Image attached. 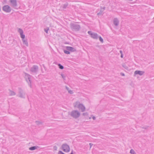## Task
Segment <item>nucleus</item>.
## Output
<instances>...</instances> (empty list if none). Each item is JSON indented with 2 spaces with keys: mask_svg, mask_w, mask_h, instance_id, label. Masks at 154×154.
Returning <instances> with one entry per match:
<instances>
[{
  "mask_svg": "<svg viewBox=\"0 0 154 154\" xmlns=\"http://www.w3.org/2000/svg\"><path fill=\"white\" fill-rule=\"evenodd\" d=\"M75 107H77L79 109L81 110L82 112H84L85 110V108L84 106L82 103H80L79 102H76L74 104Z\"/></svg>",
  "mask_w": 154,
  "mask_h": 154,
  "instance_id": "nucleus-1",
  "label": "nucleus"
},
{
  "mask_svg": "<svg viewBox=\"0 0 154 154\" xmlns=\"http://www.w3.org/2000/svg\"><path fill=\"white\" fill-rule=\"evenodd\" d=\"M70 27L72 30L75 31H79L81 29L80 25L76 23H70Z\"/></svg>",
  "mask_w": 154,
  "mask_h": 154,
  "instance_id": "nucleus-2",
  "label": "nucleus"
},
{
  "mask_svg": "<svg viewBox=\"0 0 154 154\" xmlns=\"http://www.w3.org/2000/svg\"><path fill=\"white\" fill-rule=\"evenodd\" d=\"M70 115L72 117L76 119L79 117L80 113L77 110H74L71 112Z\"/></svg>",
  "mask_w": 154,
  "mask_h": 154,
  "instance_id": "nucleus-3",
  "label": "nucleus"
},
{
  "mask_svg": "<svg viewBox=\"0 0 154 154\" xmlns=\"http://www.w3.org/2000/svg\"><path fill=\"white\" fill-rule=\"evenodd\" d=\"M66 49L67 50H64V52L66 54H69L70 53L69 51L71 52H73L76 51V50L75 48L72 47L66 46Z\"/></svg>",
  "mask_w": 154,
  "mask_h": 154,
  "instance_id": "nucleus-4",
  "label": "nucleus"
},
{
  "mask_svg": "<svg viewBox=\"0 0 154 154\" xmlns=\"http://www.w3.org/2000/svg\"><path fill=\"white\" fill-rule=\"evenodd\" d=\"M61 148L65 152H68L70 151V147L66 143L63 144L61 146Z\"/></svg>",
  "mask_w": 154,
  "mask_h": 154,
  "instance_id": "nucleus-5",
  "label": "nucleus"
},
{
  "mask_svg": "<svg viewBox=\"0 0 154 154\" xmlns=\"http://www.w3.org/2000/svg\"><path fill=\"white\" fill-rule=\"evenodd\" d=\"M31 75L29 74L25 73V79L26 81L27 82L29 86L31 87V82L30 80Z\"/></svg>",
  "mask_w": 154,
  "mask_h": 154,
  "instance_id": "nucleus-6",
  "label": "nucleus"
},
{
  "mask_svg": "<svg viewBox=\"0 0 154 154\" xmlns=\"http://www.w3.org/2000/svg\"><path fill=\"white\" fill-rule=\"evenodd\" d=\"M18 93L19 94L17 95V96L19 97L25 98V94L23 92V90L20 88H18Z\"/></svg>",
  "mask_w": 154,
  "mask_h": 154,
  "instance_id": "nucleus-7",
  "label": "nucleus"
},
{
  "mask_svg": "<svg viewBox=\"0 0 154 154\" xmlns=\"http://www.w3.org/2000/svg\"><path fill=\"white\" fill-rule=\"evenodd\" d=\"M38 69V66L36 65H34L30 69V71L35 73H37Z\"/></svg>",
  "mask_w": 154,
  "mask_h": 154,
  "instance_id": "nucleus-8",
  "label": "nucleus"
},
{
  "mask_svg": "<svg viewBox=\"0 0 154 154\" xmlns=\"http://www.w3.org/2000/svg\"><path fill=\"white\" fill-rule=\"evenodd\" d=\"M2 10L7 13L10 12L11 11L10 7L8 5H5L2 8Z\"/></svg>",
  "mask_w": 154,
  "mask_h": 154,
  "instance_id": "nucleus-9",
  "label": "nucleus"
},
{
  "mask_svg": "<svg viewBox=\"0 0 154 154\" xmlns=\"http://www.w3.org/2000/svg\"><path fill=\"white\" fill-rule=\"evenodd\" d=\"M12 5V6L14 9H17V3L16 0H10Z\"/></svg>",
  "mask_w": 154,
  "mask_h": 154,
  "instance_id": "nucleus-10",
  "label": "nucleus"
},
{
  "mask_svg": "<svg viewBox=\"0 0 154 154\" xmlns=\"http://www.w3.org/2000/svg\"><path fill=\"white\" fill-rule=\"evenodd\" d=\"M144 72L141 71L136 70L134 72V75H143L144 73Z\"/></svg>",
  "mask_w": 154,
  "mask_h": 154,
  "instance_id": "nucleus-11",
  "label": "nucleus"
},
{
  "mask_svg": "<svg viewBox=\"0 0 154 154\" xmlns=\"http://www.w3.org/2000/svg\"><path fill=\"white\" fill-rule=\"evenodd\" d=\"M105 7H103V8H102L101 7L100 11V12L97 13V15L98 16L102 15L103 14V11L105 10Z\"/></svg>",
  "mask_w": 154,
  "mask_h": 154,
  "instance_id": "nucleus-12",
  "label": "nucleus"
},
{
  "mask_svg": "<svg viewBox=\"0 0 154 154\" xmlns=\"http://www.w3.org/2000/svg\"><path fill=\"white\" fill-rule=\"evenodd\" d=\"M113 24L116 26H117L119 24V20L117 18H115L113 20Z\"/></svg>",
  "mask_w": 154,
  "mask_h": 154,
  "instance_id": "nucleus-13",
  "label": "nucleus"
},
{
  "mask_svg": "<svg viewBox=\"0 0 154 154\" xmlns=\"http://www.w3.org/2000/svg\"><path fill=\"white\" fill-rule=\"evenodd\" d=\"M91 37L95 39H97L98 38V35L97 33H93L91 34Z\"/></svg>",
  "mask_w": 154,
  "mask_h": 154,
  "instance_id": "nucleus-14",
  "label": "nucleus"
},
{
  "mask_svg": "<svg viewBox=\"0 0 154 154\" xmlns=\"http://www.w3.org/2000/svg\"><path fill=\"white\" fill-rule=\"evenodd\" d=\"M9 95L10 96H13L16 95V93L14 91L9 89Z\"/></svg>",
  "mask_w": 154,
  "mask_h": 154,
  "instance_id": "nucleus-15",
  "label": "nucleus"
},
{
  "mask_svg": "<svg viewBox=\"0 0 154 154\" xmlns=\"http://www.w3.org/2000/svg\"><path fill=\"white\" fill-rule=\"evenodd\" d=\"M38 147V146H33L29 147V149L30 150H34L37 149Z\"/></svg>",
  "mask_w": 154,
  "mask_h": 154,
  "instance_id": "nucleus-16",
  "label": "nucleus"
},
{
  "mask_svg": "<svg viewBox=\"0 0 154 154\" xmlns=\"http://www.w3.org/2000/svg\"><path fill=\"white\" fill-rule=\"evenodd\" d=\"M23 42V44L25 45L26 46H28V42L26 40L23 39L22 40Z\"/></svg>",
  "mask_w": 154,
  "mask_h": 154,
  "instance_id": "nucleus-17",
  "label": "nucleus"
},
{
  "mask_svg": "<svg viewBox=\"0 0 154 154\" xmlns=\"http://www.w3.org/2000/svg\"><path fill=\"white\" fill-rule=\"evenodd\" d=\"M36 124L38 125H42L43 124V122H42L38 121H36L35 122Z\"/></svg>",
  "mask_w": 154,
  "mask_h": 154,
  "instance_id": "nucleus-18",
  "label": "nucleus"
},
{
  "mask_svg": "<svg viewBox=\"0 0 154 154\" xmlns=\"http://www.w3.org/2000/svg\"><path fill=\"white\" fill-rule=\"evenodd\" d=\"M68 4L67 2L66 3L62 6L63 9H66L67 7Z\"/></svg>",
  "mask_w": 154,
  "mask_h": 154,
  "instance_id": "nucleus-19",
  "label": "nucleus"
},
{
  "mask_svg": "<svg viewBox=\"0 0 154 154\" xmlns=\"http://www.w3.org/2000/svg\"><path fill=\"white\" fill-rule=\"evenodd\" d=\"M58 65L59 68L60 69H63V68H64L63 66V65H62L61 64H60V63H59L58 64Z\"/></svg>",
  "mask_w": 154,
  "mask_h": 154,
  "instance_id": "nucleus-20",
  "label": "nucleus"
},
{
  "mask_svg": "<svg viewBox=\"0 0 154 154\" xmlns=\"http://www.w3.org/2000/svg\"><path fill=\"white\" fill-rule=\"evenodd\" d=\"M49 28L48 27H47L45 28L44 29V31L46 33H48V31L49 30Z\"/></svg>",
  "mask_w": 154,
  "mask_h": 154,
  "instance_id": "nucleus-21",
  "label": "nucleus"
},
{
  "mask_svg": "<svg viewBox=\"0 0 154 154\" xmlns=\"http://www.w3.org/2000/svg\"><path fill=\"white\" fill-rule=\"evenodd\" d=\"M122 66L126 69H128V67L127 66L125 63H123L122 65Z\"/></svg>",
  "mask_w": 154,
  "mask_h": 154,
  "instance_id": "nucleus-22",
  "label": "nucleus"
},
{
  "mask_svg": "<svg viewBox=\"0 0 154 154\" xmlns=\"http://www.w3.org/2000/svg\"><path fill=\"white\" fill-rule=\"evenodd\" d=\"M18 32L19 33H20V34H23V30L20 28H19L18 29Z\"/></svg>",
  "mask_w": 154,
  "mask_h": 154,
  "instance_id": "nucleus-23",
  "label": "nucleus"
},
{
  "mask_svg": "<svg viewBox=\"0 0 154 154\" xmlns=\"http://www.w3.org/2000/svg\"><path fill=\"white\" fill-rule=\"evenodd\" d=\"M20 37L22 38V40L24 39L25 38V35L23 34H20Z\"/></svg>",
  "mask_w": 154,
  "mask_h": 154,
  "instance_id": "nucleus-24",
  "label": "nucleus"
},
{
  "mask_svg": "<svg viewBox=\"0 0 154 154\" xmlns=\"http://www.w3.org/2000/svg\"><path fill=\"white\" fill-rule=\"evenodd\" d=\"M61 76L62 78L64 80H65L66 76L63 73L61 74Z\"/></svg>",
  "mask_w": 154,
  "mask_h": 154,
  "instance_id": "nucleus-25",
  "label": "nucleus"
},
{
  "mask_svg": "<svg viewBox=\"0 0 154 154\" xmlns=\"http://www.w3.org/2000/svg\"><path fill=\"white\" fill-rule=\"evenodd\" d=\"M98 38H99L100 41L102 43H103V39L100 36H98Z\"/></svg>",
  "mask_w": 154,
  "mask_h": 154,
  "instance_id": "nucleus-26",
  "label": "nucleus"
},
{
  "mask_svg": "<svg viewBox=\"0 0 154 154\" xmlns=\"http://www.w3.org/2000/svg\"><path fill=\"white\" fill-rule=\"evenodd\" d=\"M83 116H87L88 115V114L87 112L83 113L82 114Z\"/></svg>",
  "mask_w": 154,
  "mask_h": 154,
  "instance_id": "nucleus-27",
  "label": "nucleus"
},
{
  "mask_svg": "<svg viewBox=\"0 0 154 154\" xmlns=\"http://www.w3.org/2000/svg\"><path fill=\"white\" fill-rule=\"evenodd\" d=\"M148 126H145V127H141V128H142L144 129H146L148 128Z\"/></svg>",
  "mask_w": 154,
  "mask_h": 154,
  "instance_id": "nucleus-28",
  "label": "nucleus"
},
{
  "mask_svg": "<svg viewBox=\"0 0 154 154\" xmlns=\"http://www.w3.org/2000/svg\"><path fill=\"white\" fill-rule=\"evenodd\" d=\"M57 147L56 146H54L53 147V149L54 150H57Z\"/></svg>",
  "mask_w": 154,
  "mask_h": 154,
  "instance_id": "nucleus-29",
  "label": "nucleus"
},
{
  "mask_svg": "<svg viewBox=\"0 0 154 154\" xmlns=\"http://www.w3.org/2000/svg\"><path fill=\"white\" fill-rule=\"evenodd\" d=\"M130 152L131 154H134V152L133 150L131 149L130 150Z\"/></svg>",
  "mask_w": 154,
  "mask_h": 154,
  "instance_id": "nucleus-30",
  "label": "nucleus"
},
{
  "mask_svg": "<svg viewBox=\"0 0 154 154\" xmlns=\"http://www.w3.org/2000/svg\"><path fill=\"white\" fill-rule=\"evenodd\" d=\"M88 33L89 35H91V34H92L93 33H92V32L91 31H88Z\"/></svg>",
  "mask_w": 154,
  "mask_h": 154,
  "instance_id": "nucleus-31",
  "label": "nucleus"
},
{
  "mask_svg": "<svg viewBox=\"0 0 154 154\" xmlns=\"http://www.w3.org/2000/svg\"><path fill=\"white\" fill-rule=\"evenodd\" d=\"M68 92L70 94H72L73 93V91L71 90H69L68 91Z\"/></svg>",
  "mask_w": 154,
  "mask_h": 154,
  "instance_id": "nucleus-32",
  "label": "nucleus"
},
{
  "mask_svg": "<svg viewBox=\"0 0 154 154\" xmlns=\"http://www.w3.org/2000/svg\"><path fill=\"white\" fill-rule=\"evenodd\" d=\"M89 145L90 146V148L91 147V146H92V145H93V144L91 143H89Z\"/></svg>",
  "mask_w": 154,
  "mask_h": 154,
  "instance_id": "nucleus-33",
  "label": "nucleus"
},
{
  "mask_svg": "<svg viewBox=\"0 0 154 154\" xmlns=\"http://www.w3.org/2000/svg\"><path fill=\"white\" fill-rule=\"evenodd\" d=\"M66 89L68 91L69 90V88L67 86H66Z\"/></svg>",
  "mask_w": 154,
  "mask_h": 154,
  "instance_id": "nucleus-34",
  "label": "nucleus"
},
{
  "mask_svg": "<svg viewBox=\"0 0 154 154\" xmlns=\"http://www.w3.org/2000/svg\"><path fill=\"white\" fill-rule=\"evenodd\" d=\"M121 75H122V76H124L125 75V74L123 73H121Z\"/></svg>",
  "mask_w": 154,
  "mask_h": 154,
  "instance_id": "nucleus-35",
  "label": "nucleus"
},
{
  "mask_svg": "<svg viewBox=\"0 0 154 154\" xmlns=\"http://www.w3.org/2000/svg\"><path fill=\"white\" fill-rule=\"evenodd\" d=\"M92 118L94 120H95L96 119V117L94 116L92 117Z\"/></svg>",
  "mask_w": 154,
  "mask_h": 154,
  "instance_id": "nucleus-36",
  "label": "nucleus"
},
{
  "mask_svg": "<svg viewBox=\"0 0 154 154\" xmlns=\"http://www.w3.org/2000/svg\"><path fill=\"white\" fill-rule=\"evenodd\" d=\"M121 57L122 58H123V54H121Z\"/></svg>",
  "mask_w": 154,
  "mask_h": 154,
  "instance_id": "nucleus-37",
  "label": "nucleus"
},
{
  "mask_svg": "<svg viewBox=\"0 0 154 154\" xmlns=\"http://www.w3.org/2000/svg\"><path fill=\"white\" fill-rule=\"evenodd\" d=\"M120 52L121 53V54H123L122 52V51H121V50L120 51Z\"/></svg>",
  "mask_w": 154,
  "mask_h": 154,
  "instance_id": "nucleus-38",
  "label": "nucleus"
},
{
  "mask_svg": "<svg viewBox=\"0 0 154 154\" xmlns=\"http://www.w3.org/2000/svg\"><path fill=\"white\" fill-rule=\"evenodd\" d=\"M70 154H73V151L72 150Z\"/></svg>",
  "mask_w": 154,
  "mask_h": 154,
  "instance_id": "nucleus-39",
  "label": "nucleus"
}]
</instances>
